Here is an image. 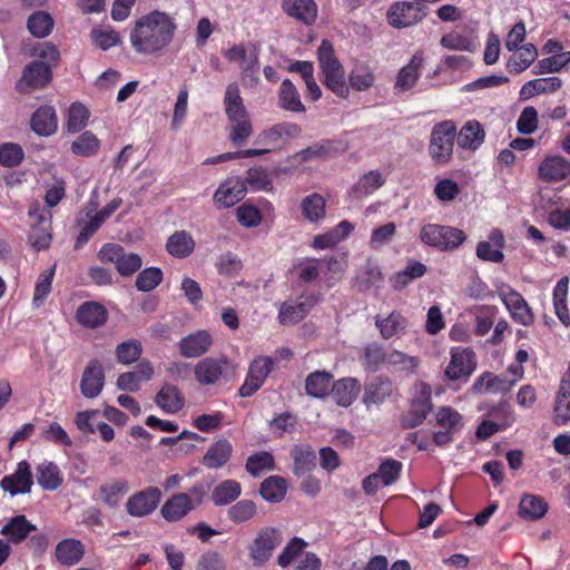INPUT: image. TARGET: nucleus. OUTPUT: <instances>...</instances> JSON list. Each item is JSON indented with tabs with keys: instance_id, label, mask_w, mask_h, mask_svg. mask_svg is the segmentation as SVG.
Masks as SVG:
<instances>
[{
	"instance_id": "1",
	"label": "nucleus",
	"mask_w": 570,
	"mask_h": 570,
	"mask_svg": "<svg viewBox=\"0 0 570 570\" xmlns=\"http://www.w3.org/2000/svg\"><path fill=\"white\" fill-rule=\"evenodd\" d=\"M177 31L175 18L160 10H153L136 19L129 42L132 50L144 57H160L171 45Z\"/></svg>"
},
{
	"instance_id": "2",
	"label": "nucleus",
	"mask_w": 570,
	"mask_h": 570,
	"mask_svg": "<svg viewBox=\"0 0 570 570\" xmlns=\"http://www.w3.org/2000/svg\"><path fill=\"white\" fill-rule=\"evenodd\" d=\"M317 60L322 72L323 83L337 97L346 99L350 89L345 80V72L337 59L332 43L324 39L317 49Z\"/></svg>"
},
{
	"instance_id": "3",
	"label": "nucleus",
	"mask_w": 570,
	"mask_h": 570,
	"mask_svg": "<svg viewBox=\"0 0 570 570\" xmlns=\"http://www.w3.org/2000/svg\"><path fill=\"white\" fill-rule=\"evenodd\" d=\"M455 136L456 127L451 120L433 126L430 135L429 154L434 163L446 164L451 160Z\"/></svg>"
},
{
	"instance_id": "4",
	"label": "nucleus",
	"mask_w": 570,
	"mask_h": 570,
	"mask_svg": "<svg viewBox=\"0 0 570 570\" xmlns=\"http://www.w3.org/2000/svg\"><path fill=\"white\" fill-rule=\"evenodd\" d=\"M205 497V485L195 484L188 493H178L168 499L161 507V515L167 521L180 520L189 511L200 505Z\"/></svg>"
},
{
	"instance_id": "5",
	"label": "nucleus",
	"mask_w": 570,
	"mask_h": 570,
	"mask_svg": "<svg viewBox=\"0 0 570 570\" xmlns=\"http://www.w3.org/2000/svg\"><path fill=\"white\" fill-rule=\"evenodd\" d=\"M420 239L440 250H453L464 243L466 236L463 230L451 226L426 224L421 228Z\"/></svg>"
},
{
	"instance_id": "6",
	"label": "nucleus",
	"mask_w": 570,
	"mask_h": 570,
	"mask_svg": "<svg viewBox=\"0 0 570 570\" xmlns=\"http://www.w3.org/2000/svg\"><path fill=\"white\" fill-rule=\"evenodd\" d=\"M236 373V365L226 356L206 357L195 366V377L202 385H213L220 380H230Z\"/></svg>"
},
{
	"instance_id": "7",
	"label": "nucleus",
	"mask_w": 570,
	"mask_h": 570,
	"mask_svg": "<svg viewBox=\"0 0 570 570\" xmlns=\"http://www.w3.org/2000/svg\"><path fill=\"white\" fill-rule=\"evenodd\" d=\"M98 258L102 263L114 264L124 277L131 276L142 266L140 255L127 252L122 246L114 243L105 244L98 252Z\"/></svg>"
},
{
	"instance_id": "8",
	"label": "nucleus",
	"mask_w": 570,
	"mask_h": 570,
	"mask_svg": "<svg viewBox=\"0 0 570 570\" xmlns=\"http://www.w3.org/2000/svg\"><path fill=\"white\" fill-rule=\"evenodd\" d=\"M302 134V128L295 122H278L264 130H262L255 142L262 146H266L271 151L281 150L287 146V144Z\"/></svg>"
},
{
	"instance_id": "9",
	"label": "nucleus",
	"mask_w": 570,
	"mask_h": 570,
	"mask_svg": "<svg viewBox=\"0 0 570 570\" xmlns=\"http://www.w3.org/2000/svg\"><path fill=\"white\" fill-rule=\"evenodd\" d=\"M224 56L229 62L237 63L245 86L257 82L258 56L255 49L247 50L243 45H235Z\"/></svg>"
},
{
	"instance_id": "10",
	"label": "nucleus",
	"mask_w": 570,
	"mask_h": 570,
	"mask_svg": "<svg viewBox=\"0 0 570 570\" xmlns=\"http://www.w3.org/2000/svg\"><path fill=\"white\" fill-rule=\"evenodd\" d=\"M29 217L33 219L31 232L29 234V244L36 250L46 249L50 246L51 236V213L41 209L39 205H32L29 208Z\"/></svg>"
},
{
	"instance_id": "11",
	"label": "nucleus",
	"mask_w": 570,
	"mask_h": 570,
	"mask_svg": "<svg viewBox=\"0 0 570 570\" xmlns=\"http://www.w3.org/2000/svg\"><path fill=\"white\" fill-rule=\"evenodd\" d=\"M415 396L412 401L410 411L403 415L402 424L404 428H415L420 425L432 410L430 385L420 382L415 384Z\"/></svg>"
},
{
	"instance_id": "12",
	"label": "nucleus",
	"mask_w": 570,
	"mask_h": 570,
	"mask_svg": "<svg viewBox=\"0 0 570 570\" xmlns=\"http://www.w3.org/2000/svg\"><path fill=\"white\" fill-rule=\"evenodd\" d=\"M274 360L268 356H258L249 365L247 376L239 387V395L248 397L253 395L264 384L266 377L272 372Z\"/></svg>"
},
{
	"instance_id": "13",
	"label": "nucleus",
	"mask_w": 570,
	"mask_h": 570,
	"mask_svg": "<svg viewBox=\"0 0 570 570\" xmlns=\"http://www.w3.org/2000/svg\"><path fill=\"white\" fill-rule=\"evenodd\" d=\"M425 17L424 8L413 2L393 3L387 11L389 23L397 29L416 24Z\"/></svg>"
},
{
	"instance_id": "14",
	"label": "nucleus",
	"mask_w": 570,
	"mask_h": 570,
	"mask_svg": "<svg viewBox=\"0 0 570 570\" xmlns=\"http://www.w3.org/2000/svg\"><path fill=\"white\" fill-rule=\"evenodd\" d=\"M498 294L515 322L525 326L533 322V314L521 294L508 285L501 286Z\"/></svg>"
},
{
	"instance_id": "15",
	"label": "nucleus",
	"mask_w": 570,
	"mask_h": 570,
	"mask_svg": "<svg viewBox=\"0 0 570 570\" xmlns=\"http://www.w3.org/2000/svg\"><path fill=\"white\" fill-rule=\"evenodd\" d=\"M476 367L475 354L469 348L454 347L445 374L451 381L469 377Z\"/></svg>"
},
{
	"instance_id": "16",
	"label": "nucleus",
	"mask_w": 570,
	"mask_h": 570,
	"mask_svg": "<svg viewBox=\"0 0 570 570\" xmlns=\"http://www.w3.org/2000/svg\"><path fill=\"white\" fill-rule=\"evenodd\" d=\"M282 543L281 533L273 528L262 530L250 546V557L255 566H262Z\"/></svg>"
},
{
	"instance_id": "17",
	"label": "nucleus",
	"mask_w": 570,
	"mask_h": 570,
	"mask_svg": "<svg viewBox=\"0 0 570 570\" xmlns=\"http://www.w3.org/2000/svg\"><path fill=\"white\" fill-rule=\"evenodd\" d=\"M160 499V490L150 487L129 497L126 510L131 517L141 518L150 514L157 508Z\"/></svg>"
},
{
	"instance_id": "18",
	"label": "nucleus",
	"mask_w": 570,
	"mask_h": 570,
	"mask_svg": "<svg viewBox=\"0 0 570 570\" xmlns=\"http://www.w3.org/2000/svg\"><path fill=\"white\" fill-rule=\"evenodd\" d=\"M51 79L50 67L43 61H33L23 69L22 77L17 83L20 92L43 88Z\"/></svg>"
},
{
	"instance_id": "19",
	"label": "nucleus",
	"mask_w": 570,
	"mask_h": 570,
	"mask_svg": "<svg viewBox=\"0 0 570 570\" xmlns=\"http://www.w3.org/2000/svg\"><path fill=\"white\" fill-rule=\"evenodd\" d=\"M245 194V181L239 177H230L218 186L213 199L217 208H229L239 203Z\"/></svg>"
},
{
	"instance_id": "20",
	"label": "nucleus",
	"mask_w": 570,
	"mask_h": 570,
	"mask_svg": "<svg viewBox=\"0 0 570 570\" xmlns=\"http://www.w3.org/2000/svg\"><path fill=\"white\" fill-rule=\"evenodd\" d=\"M570 176V161L560 155H550L541 160L538 178L544 183H559Z\"/></svg>"
},
{
	"instance_id": "21",
	"label": "nucleus",
	"mask_w": 570,
	"mask_h": 570,
	"mask_svg": "<svg viewBox=\"0 0 570 570\" xmlns=\"http://www.w3.org/2000/svg\"><path fill=\"white\" fill-rule=\"evenodd\" d=\"M105 384V373L102 364L98 360H91L85 367L80 390L85 397L95 399L102 391Z\"/></svg>"
},
{
	"instance_id": "22",
	"label": "nucleus",
	"mask_w": 570,
	"mask_h": 570,
	"mask_svg": "<svg viewBox=\"0 0 570 570\" xmlns=\"http://www.w3.org/2000/svg\"><path fill=\"white\" fill-rule=\"evenodd\" d=\"M32 484V474L27 461L19 462L14 473L1 480V488L11 495L29 493Z\"/></svg>"
},
{
	"instance_id": "23",
	"label": "nucleus",
	"mask_w": 570,
	"mask_h": 570,
	"mask_svg": "<svg viewBox=\"0 0 570 570\" xmlns=\"http://www.w3.org/2000/svg\"><path fill=\"white\" fill-rule=\"evenodd\" d=\"M505 239L501 230L493 229L488 236V240H481L476 245L475 254L481 261L501 263L504 259L502 248Z\"/></svg>"
},
{
	"instance_id": "24",
	"label": "nucleus",
	"mask_w": 570,
	"mask_h": 570,
	"mask_svg": "<svg viewBox=\"0 0 570 570\" xmlns=\"http://www.w3.org/2000/svg\"><path fill=\"white\" fill-rule=\"evenodd\" d=\"M283 11L291 18L312 26L317 18V4L314 0H283Z\"/></svg>"
},
{
	"instance_id": "25",
	"label": "nucleus",
	"mask_w": 570,
	"mask_h": 570,
	"mask_svg": "<svg viewBox=\"0 0 570 570\" xmlns=\"http://www.w3.org/2000/svg\"><path fill=\"white\" fill-rule=\"evenodd\" d=\"M213 344V337L207 331H197L179 341V352L184 357L193 358L205 354Z\"/></svg>"
},
{
	"instance_id": "26",
	"label": "nucleus",
	"mask_w": 570,
	"mask_h": 570,
	"mask_svg": "<svg viewBox=\"0 0 570 570\" xmlns=\"http://www.w3.org/2000/svg\"><path fill=\"white\" fill-rule=\"evenodd\" d=\"M315 304L312 297L295 302H285L279 307L278 321L283 325H293L302 321Z\"/></svg>"
},
{
	"instance_id": "27",
	"label": "nucleus",
	"mask_w": 570,
	"mask_h": 570,
	"mask_svg": "<svg viewBox=\"0 0 570 570\" xmlns=\"http://www.w3.org/2000/svg\"><path fill=\"white\" fill-rule=\"evenodd\" d=\"M107 309L97 302H85L76 312L77 322L88 328L102 326L107 322Z\"/></svg>"
},
{
	"instance_id": "28",
	"label": "nucleus",
	"mask_w": 570,
	"mask_h": 570,
	"mask_svg": "<svg viewBox=\"0 0 570 570\" xmlns=\"http://www.w3.org/2000/svg\"><path fill=\"white\" fill-rule=\"evenodd\" d=\"M375 326L384 340L400 337L406 330L407 320L399 312L379 314L375 316Z\"/></svg>"
},
{
	"instance_id": "29",
	"label": "nucleus",
	"mask_w": 570,
	"mask_h": 570,
	"mask_svg": "<svg viewBox=\"0 0 570 570\" xmlns=\"http://www.w3.org/2000/svg\"><path fill=\"white\" fill-rule=\"evenodd\" d=\"M514 384L515 381L485 372L474 381L472 390L475 393L505 394L511 391Z\"/></svg>"
},
{
	"instance_id": "30",
	"label": "nucleus",
	"mask_w": 570,
	"mask_h": 570,
	"mask_svg": "<svg viewBox=\"0 0 570 570\" xmlns=\"http://www.w3.org/2000/svg\"><path fill=\"white\" fill-rule=\"evenodd\" d=\"M33 530H36V527L30 523L24 515H17L7 521L0 533L6 537L9 542L18 544Z\"/></svg>"
},
{
	"instance_id": "31",
	"label": "nucleus",
	"mask_w": 570,
	"mask_h": 570,
	"mask_svg": "<svg viewBox=\"0 0 570 570\" xmlns=\"http://www.w3.org/2000/svg\"><path fill=\"white\" fill-rule=\"evenodd\" d=\"M223 102L228 120H237L244 116H248L240 96L239 87L236 82L227 85Z\"/></svg>"
},
{
	"instance_id": "32",
	"label": "nucleus",
	"mask_w": 570,
	"mask_h": 570,
	"mask_svg": "<svg viewBox=\"0 0 570 570\" xmlns=\"http://www.w3.org/2000/svg\"><path fill=\"white\" fill-rule=\"evenodd\" d=\"M361 391V384L356 379L345 377L333 383L332 395L341 406L351 405Z\"/></svg>"
},
{
	"instance_id": "33",
	"label": "nucleus",
	"mask_w": 570,
	"mask_h": 570,
	"mask_svg": "<svg viewBox=\"0 0 570 570\" xmlns=\"http://www.w3.org/2000/svg\"><path fill=\"white\" fill-rule=\"evenodd\" d=\"M538 58V51L534 45L525 43L513 50L512 56L507 62V69L512 73H521L527 70Z\"/></svg>"
},
{
	"instance_id": "34",
	"label": "nucleus",
	"mask_w": 570,
	"mask_h": 570,
	"mask_svg": "<svg viewBox=\"0 0 570 570\" xmlns=\"http://www.w3.org/2000/svg\"><path fill=\"white\" fill-rule=\"evenodd\" d=\"M561 79L558 77L540 78L527 81L520 89V100H529L534 96L554 92L561 87Z\"/></svg>"
},
{
	"instance_id": "35",
	"label": "nucleus",
	"mask_w": 570,
	"mask_h": 570,
	"mask_svg": "<svg viewBox=\"0 0 570 570\" xmlns=\"http://www.w3.org/2000/svg\"><path fill=\"white\" fill-rule=\"evenodd\" d=\"M58 127L57 115L53 107H40L31 117V128L40 136H50Z\"/></svg>"
},
{
	"instance_id": "36",
	"label": "nucleus",
	"mask_w": 570,
	"mask_h": 570,
	"mask_svg": "<svg viewBox=\"0 0 570 570\" xmlns=\"http://www.w3.org/2000/svg\"><path fill=\"white\" fill-rule=\"evenodd\" d=\"M485 132L481 124L470 120L464 124L458 134V144L461 148L475 150L484 141Z\"/></svg>"
},
{
	"instance_id": "37",
	"label": "nucleus",
	"mask_w": 570,
	"mask_h": 570,
	"mask_svg": "<svg viewBox=\"0 0 570 570\" xmlns=\"http://www.w3.org/2000/svg\"><path fill=\"white\" fill-rule=\"evenodd\" d=\"M166 249L174 257L185 258L194 252L195 240L186 230L175 232L167 239Z\"/></svg>"
},
{
	"instance_id": "38",
	"label": "nucleus",
	"mask_w": 570,
	"mask_h": 570,
	"mask_svg": "<svg viewBox=\"0 0 570 570\" xmlns=\"http://www.w3.org/2000/svg\"><path fill=\"white\" fill-rule=\"evenodd\" d=\"M302 215L309 223H318L325 218L326 200L317 193L307 195L301 203Z\"/></svg>"
},
{
	"instance_id": "39",
	"label": "nucleus",
	"mask_w": 570,
	"mask_h": 570,
	"mask_svg": "<svg viewBox=\"0 0 570 570\" xmlns=\"http://www.w3.org/2000/svg\"><path fill=\"white\" fill-rule=\"evenodd\" d=\"M548 511L547 502L539 495L523 494L519 503V515L527 520H539Z\"/></svg>"
},
{
	"instance_id": "40",
	"label": "nucleus",
	"mask_w": 570,
	"mask_h": 570,
	"mask_svg": "<svg viewBox=\"0 0 570 570\" xmlns=\"http://www.w3.org/2000/svg\"><path fill=\"white\" fill-rule=\"evenodd\" d=\"M37 482L47 491L58 489L62 483V475L53 462L43 461L37 466Z\"/></svg>"
},
{
	"instance_id": "41",
	"label": "nucleus",
	"mask_w": 570,
	"mask_h": 570,
	"mask_svg": "<svg viewBox=\"0 0 570 570\" xmlns=\"http://www.w3.org/2000/svg\"><path fill=\"white\" fill-rule=\"evenodd\" d=\"M332 381L333 376L328 372L315 371L306 377L305 391L312 397H324L333 386Z\"/></svg>"
},
{
	"instance_id": "42",
	"label": "nucleus",
	"mask_w": 570,
	"mask_h": 570,
	"mask_svg": "<svg viewBox=\"0 0 570 570\" xmlns=\"http://www.w3.org/2000/svg\"><path fill=\"white\" fill-rule=\"evenodd\" d=\"M376 81L374 69L368 65H356L348 75V89L356 91H366L371 89Z\"/></svg>"
},
{
	"instance_id": "43",
	"label": "nucleus",
	"mask_w": 570,
	"mask_h": 570,
	"mask_svg": "<svg viewBox=\"0 0 570 570\" xmlns=\"http://www.w3.org/2000/svg\"><path fill=\"white\" fill-rule=\"evenodd\" d=\"M422 62L423 59L421 56H413L411 61L400 70L395 87L402 91H407L413 88L419 80Z\"/></svg>"
},
{
	"instance_id": "44",
	"label": "nucleus",
	"mask_w": 570,
	"mask_h": 570,
	"mask_svg": "<svg viewBox=\"0 0 570 570\" xmlns=\"http://www.w3.org/2000/svg\"><path fill=\"white\" fill-rule=\"evenodd\" d=\"M232 444L227 440H219L213 444L203 458V463L208 469L223 466L232 455Z\"/></svg>"
},
{
	"instance_id": "45",
	"label": "nucleus",
	"mask_w": 570,
	"mask_h": 570,
	"mask_svg": "<svg viewBox=\"0 0 570 570\" xmlns=\"http://www.w3.org/2000/svg\"><path fill=\"white\" fill-rule=\"evenodd\" d=\"M156 404L167 413H177L184 406V399L175 385H165L155 397Z\"/></svg>"
},
{
	"instance_id": "46",
	"label": "nucleus",
	"mask_w": 570,
	"mask_h": 570,
	"mask_svg": "<svg viewBox=\"0 0 570 570\" xmlns=\"http://www.w3.org/2000/svg\"><path fill=\"white\" fill-rule=\"evenodd\" d=\"M100 149L99 138L91 131L87 130L80 134L71 141L70 150L73 155L80 157H91L98 154Z\"/></svg>"
},
{
	"instance_id": "47",
	"label": "nucleus",
	"mask_w": 570,
	"mask_h": 570,
	"mask_svg": "<svg viewBox=\"0 0 570 570\" xmlns=\"http://www.w3.org/2000/svg\"><path fill=\"white\" fill-rule=\"evenodd\" d=\"M384 181L385 179L380 171L371 170L360 177L357 183L352 188V194L356 198L366 197L382 187Z\"/></svg>"
},
{
	"instance_id": "48",
	"label": "nucleus",
	"mask_w": 570,
	"mask_h": 570,
	"mask_svg": "<svg viewBox=\"0 0 570 570\" xmlns=\"http://www.w3.org/2000/svg\"><path fill=\"white\" fill-rule=\"evenodd\" d=\"M279 106L285 110L293 112L305 111V106L301 101V96L296 87L288 79H285L281 85Z\"/></svg>"
},
{
	"instance_id": "49",
	"label": "nucleus",
	"mask_w": 570,
	"mask_h": 570,
	"mask_svg": "<svg viewBox=\"0 0 570 570\" xmlns=\"http://www.w3.org/2000/svg\"><path fill=\"white\" fill-rule=\"evenodd\" d=\"M55 26V20L50 13L46 11H36L28 18L27 28L36 38L48 37Z\"/></svg>"
},
{
	"instance_id": "50",
	"label": "nucleus",
	"mask_w": 570,
	"mask_h": 570,
	"mask_svg": "<svg viewBox=\"0 0 570 570\" xmlns=\"http://www.w3.org/2000/svg\"><path fill=\"white\" fill-rule=\"evenodd\" d=\"M291 455L294 460V472L296 474H304L309 472L316 465V456L309 445H295L291 452Z\"/></svg>"
},
{
	"instance_id": "51",
	"label": "nucleus",
	"mask_w": 570,
	"mask_h": 570,
	"mask_svg": "<svg viewBox=\"0 0 570 570\" xmlns=\"http://www.w3.org/2000/svg\"><path fill=\"white\" fill-rule=\"evenodd\" d=\"M83 554V546L80 541L66 539L58 543L56 548L57 559L68 566L77 563Z\"/></svg>"
},
{
	"instance_id": "52",
	"label": "nucleus",
	"mask_w": 570,
	"mask_h": 570,
	"mask_svg": "<svg viewBox=\"0 0 570 570\" xmlns=\"http://www.w3.org/2000/svg\"><path fill=\"white\" fill-rule=\"evenodd\" d=\"M129 484L124 479H116L110 482L104 483L99 488L101 500L110 505L116 507L121 498L128 492Z\"/></svg>"
},
{
	"instance_id": "53",
	"label": "nucleus",
	"mask_w": 570,
	"mask_h": 570,
	"mask_svg": "<svg viewBox=\"0 0 570 570\" xmlns=\"http://www.w3.org/2000/svg\"><path fill=\"white\" fill-rule=\"evenodd\" d=\"M242 493L240 484L235 480H226L216 485L212 492L215 505H226L235 501Z\"/></svg>"
},
{
	"instance_id": "54",
	"label": "nucleus",
	"mask_w": 570,
	"mask_h": 570,
	"mask_svg": "<svg viewBox=\"0 0 570 570\" xmlns=\"http://www.w3.org/2000/svg\"><path fill=\"white\" fill-rule=\"evenodd\" d=\"M286 491V481L281 476L267 478L262 482L259 489L263 499L272 503L281 502L285 498Z\"/></svg>"
},
{
	"instance_id": "55",
	"label": "nucleus",
	"mask_w": 570,
	"mask_h": 570,
	"mask_svg": "<svg viewBox=\"0 0 570 570\" xmlns=\"http://www.w3.org/2000/svg\"><path fill=\"white\" fill-rule=\"evenodd\" d=\"M392 392L391 383L381 379H376L366 385L363 401L370 405H379L390 396Z\"/></svg>"
},
{
	"instance_id": "56",
	"label": "nucleus",
	"mask_w": 570,
	"mask_h": 570,
	"mask_svg": "<svg viewBox=\"0 0 570 570\" xmlns=\"http://www.w3.org/2000/svg\"><path fill=\"white\" fill-rule=\"evenodd\" d=\"M89 110L80 102H73L67 112L66 130L69 134L81 131L88 124Z\"/></svg>"
},
{
	"instance_id": "57",
	"label": "nucleus",
	"mask_w": 570,
	"mask_h": 570,
	"mask_svg": "<svg viewBox=\"0 0 570 570\" xmlns=\"http://www.w3.org/2000/svg\"><path fill=\"white\" fill-rule=\"evenodd\" d=\"M570 62V51L552 55L549 58H544L538 61L532 72L534 75H543L550 72H557Z\"/></svg>"
},
{
	"instance_id": "58",
	"label": "nucleus",
	"mask_w": 570,
	"mask_h": 570,
	"mask_svg": "<svg viewBox=\"0 0 570 570\" xmlns=\"http://www.w3.org/2000/svg\"><path fill=\"white\" fill-rule=\"evenodd\" d=\"M386 364L397 371L414 373L420 361L415 356L407 355L397 350H392L387 353Z\"/></svg>"
},
{
	"instance_id": "59",
	"label": "nucleus",
	"mask_w": 570,
	"mask_h": 570,
	"mask_svg": "<svg viewBox=\"0 0 570 570\" xmlns=\"http://www.w3.org/2000/svg\"><path fill=\"white\" fill-rule=\"evenodd\" d=\"M116 357L120 364H131L136 362L141 353L142 346L138 340H128L117 345L116 347Z\"/></svg>"
},
{
	"instance_id": "60",
	"label": "nucleus",
	"mask_w": 570,
	"mask_h": 570,
	"mask_svg": "<svg viewBox=\"0 0 570 570\" xmlns=\"http://www.w3.org/2000/svg\"><path fill=\"white\" fill-rule=\"evenodd\" d=\"M244 181L245 186H248L254 191H267L272 189V179L267 170L262 167L248 169Z\"/></svg>"
},
{
	"instance_id": "61",
	"label": "nucleus",
	"mask_w": 570,
	"mask_h": 570,
	"mask_svg": "<svg viewBox=\"0 0 570 570\" xmlns=\"http://www.w3.org/2000/svg\"><path fill=\"white\" fill-rule=\"evenodd\" d=\"M357 279L360 288L366 291L372 286L380 285L383 277L379 265L374 262L367 261L360 271Z\"/></svg>"
},
{
	"instance_id": "62",
	"label": "nucleus",
	"mask_w": 570,
	"mask_h": 570,
	"mask_svg": "<svg viewBox=\"0 0 570 570\" xmlns=\"http://www.w3.org/2000/svg\"><path fill=\"white\" fill-rule=\"evenodd\" d=\"M441 46L449 50L473 52L476 49L474 40L459 32H450L442 37Z\"/></svg>"
},
{
	"instance_id": "63",
	"label": "nucleus",
	"mask_w": 570,
	"mask_h": 570,
	"mask_svg": "<svg viewBox=\"0 0 570 570\" xmlns=\"http://www.w3.org/2000/svg\"><path fill=\"white\" fill-rule=\"evenodd\" d=\"M395 233L396 225L394 223H387L374 228L368 240V246L374 250H380L392 242Z\"/></svg>"
},
{
	"instance_id": "64",
	"label": "nucleus",
	"mask_w": 570,
	"mask_h": 570,
	"mask_svg": "<svg viewBox=\"0 0 570 570\" xmlns=\"http://www.w3.org/2000/svg\"><path fill=\"white\" fill-rule=\"evenodd\" d=\"M92 42L101 50H108L120 42L119 33L109 27H97L91 31Z\"/></svg>"
}]
</instances>
